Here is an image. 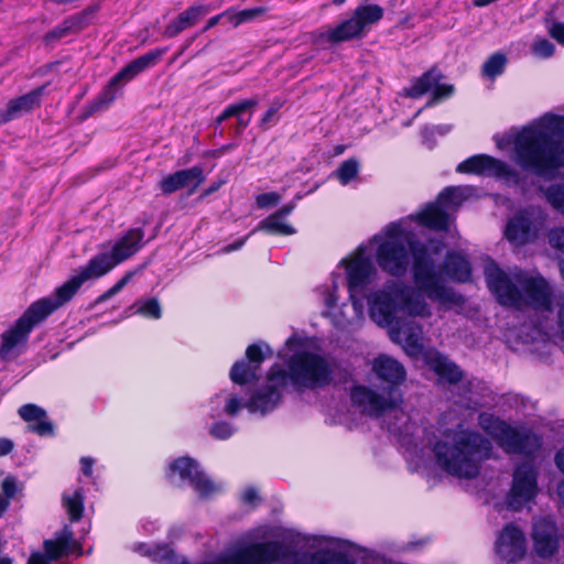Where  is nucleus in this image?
<instances>
[{"label": "nucleus", "mask_w": 564, "mask_h": 564, "mask_svg": "<svg viewBox=\"0 0 564 564\" xmlns=\"http://www.w3.org/2000/svg\"><path fill=\"white\" fill-rule=\"evenodd\" d=\"M1 490L3 497L8 499H13L18 492V482L17 478L12 475H8L1 481Z\"/></svg>", "instance_id": "obj_57"}, {"label": "nucleus", "mask_w": 564, "mask_h": 564, "mask_svg": "<svg viewBox=\"0 0 564 564\" xmlns=\"http://www.w3.org/2000/svg\"><path fill=\"white\" fill-rule=\"evenodd\" d=\"M20 417L30 423L28 429L30 432L39 436H48L54 434V425L47 420L46 411L33 403H26L19 408Z\"/></svg>", "instance_id": "obj_25"}, {"label": "nucleus", "mask_w": 564, "mask_h": 564, "mask_svg": "<svg viewBox=\"0 0 564 564\" xmlns=\"http://www.w3.org/2000/svg\"><path fill=\"white\" fill-rule=\"evenodd\" d=\"M117 93L118 89L107 83L98 95L84 107L80 119L87 120L96 112L107 109L116 100Z\"/></svg>", "instance_id": "obj_37"}, {"label": "nucleus", "mask_w": 564, "mask_h": 564, "mask_svg": "<svg viewBox=\"0 0 564 564\" xmlns=\"http://www.w3.org/2000/svg\"><path fill=\"white\" fill-rule=\"evenodd\" d=\"M454 93V86L452 84H440L437 82L433 87V99L442 100L448 98Z\"/></svg>", "instance_id": "obj_60"}, {"label": "nucleus", "mask_w": 564, "mask_h": 564, "mask_svg": "<svg viewBox=\"0 0 564 564\" xmlns=\"http://www.w3.org/2000/svg\"><path fill=\"white\" fill-rule=\"evenodd\" d=\"M401 334H403V338L405 341V348L409 354L417 355L422 351L423 345L420 341V336L414 332L412 326H408L402 322V329L399 334H391L393 339H397Z\"/></svg>", "instance_id": "obj_44"}, {"label": "nucleus", "mask_w": 564, "mask_h": 564, "mask_svg": "<svg viewBox=\"0 0 564 564\" xmlns=\"http://www.w3.org/2000/svg\"><path fill=\"white\" fill-rule=\"evenodd\" d=\"M117 264L108 252H99L91 257L88 262L80 267L78 276L85 283L88 280H96L112 271Z\"/></svg>", "instance_id": "obj_32"}, {"label": "nucleus", "mask_w": 564, "mask_h": 564, "mask_svg": "<svg viewBox=\"0 0 564 564\" xmlns=\"http://www.w3.org/2000/svg\"><path fill=\"white\" fill-rule=\"evenodd\" d=\"M258 500H260V497L258 495V491L253 487L247 488L242 494V501L247 505H253Z\"/></svg>", "instance_id": "obj_64"}, {"label": "nucleus", "mask_w": 564, "mask_h": 564, "mask_svg": "<svg viewBox=\"0 0 564 564\" xmlns=\"http://www.w3.org/2000/svg\"><path fill=\"white\" fill-rule=\"evenodd\" d=\"M410 256L412 257V279L420 291L424 292L430 300L443 304L463 303V296L444 284L429 247L411 231L400 230L398 235L390 234L378 246L376 260L384 273L401 279L409 270Z\"/></svg>", "instance_id": "obj_1"}, {"label": "nucleus", "mask_w": 564, "mask_h": 564, "mask_svg": "<svg viewBox=\"0 0 564 564\" xmlns=\"http://www.w3.org/2000/svg\"><path fill=\"white\" fill-rule=\"evenodd\" d=\"M544 194L547 203L554 209L564 214V183L550 185Z\"/></svg>", "instance_id": "obj_47"}, {"label": "nucleus", "mask_w": 564, "mask_h": 564, "mask_svg": "<svg viewBox=\"0 0 564 564\" xmlns=\"http://www.w3.org/2000/svg\"><path fill=\"white\" fill-rule=\"evenodd\" d=\"M229 10V22L235 26H239L242 23L250 22L261 15H263L268 10L264 7H254V8H247L243 10H240L238 12H234L232 10Z\"/></svg>", "instance_id": "obj_45"}, {"label": "nucleus", "mask_w": 564, "mask_h": 564, "mask_svg": "<svg viewBox=\"0 0 564 564\" xmlns=\"http://www.w3.org/2000/svg\"><path fill=\"white\" fill-rule=\"evenodd\" d=\"M496 552L508 564L521 561L527 554V540L523 531L512 522L506 524L497 538Z\"/></svg>", "instance_id": "obj_13"}, {"label": "nucleus", "mask_w": 564, "mask_h": 564, "mask_svg": "<svg viewBox=\"0 0 564 564\" xmlns=\"http://www.w3.org/2000/svg\"><path fill=\"white\" fill-rule=\"evenodd\" d=\"M349 398L354 406L375 416H380L387 411L395 409L399 402L397 397L388 395L386 398L362 384H354L350 388Z\"/></svg>", "instance_id": "obj_11"}, {"label": "nucleus", "mask_w": 564, "mask_h": 564, "mask_svg": "<svg viewBox=\"0 0 564 564\" xmlns=\"http://www.w3.org/2000/svg\"><path fill=\"white\" fill-rule=\"evenodd\" d=\"M495 178L503 180L513 186H519L523 181L521 173L502 160L499 161Z\"/></svg>", "instance_id": "obj_46"}, {"label": "nucleus", "mask_w": 564, "mask_h": 564, "mask_svg": "<svg viewBox=\"0 0 564 564\" xmlns=\"http://www.w3.org/2000/svg\"><path fill=\"white\" fill-rule=\"evenodd\" d=\"M165 476L171 482L178 477L182 482L188 484L202 498L210 496L216 490L215 484L200 469L197 460L188 456L172 460Z\"/></svg>", "instance_id": "obj_6"}, {"label": "nucleus", "mask_w": 564, "mask_h": 564, "mask_svg": "<svg viewBox=\"0 0 564 564\" xmlns=\"http://www.w3.org/2000/svg\"><path fill=\"white\" fill-rule=\"evenodd\" d=\"M341 264L347 273L349 297L352 305L356 306L359 302L356 295L370 283L375 270L373 264L362 252L350 259H343Z\"/></svg>", "instance_id": "obj_12"}, {"label": "nucleus", "mask_w": 564, "mask_h": 564, "mask_svg": "<svg viewBox=\"0 0 564 564\" xmlns=\"http://www.w3.org/2000/svg\"><path fill=\"white\" fill-rule=\"evenodd\" d=\"M43 550L53 561H58L75 552L78 555L83 553V546L74 540V533L67 525L57 532L54 539L45 540L43 542Z\"/></svg>", "instance_id": "obj_21"}, {"label": "nucleus", "mask_w": 564, "mask_h": 564, "mask_svg": "<svg viewBox=\"0 0 564 564\" xmlns=\"http://www.w3.org/2000/svg\"><path fill=\"white\" fill-rule=\"evenodd\" d=\"M442 270L452 281L458 283L468 282L473 275V268L468 258L454 250L446 252Z\"/></svg>", "instance_id": "obj_27"}, {"label": "nucleus", "mask_w": 564, "mask_h": 564, "mask_svg": "<svg viewBox=\"0 0 564 564\" xmlns=\"http://www.w3.org/2000/svg\"><path fill=\"white\" fill-rule=\"evenodd\" d=\"M532 52L543 58L551 57L555 52V46L547 39H539L532 45Z\"/></svg>", "instance_id": "obj_55"}, {"label": "nucleus", "mask_w": 564, "mask_h": 564, "mask_svg": "<svg viewBox=\"0 0 564 564\" xmlns=\"http://www.w3.org/2000/svg\"><path fill=\"white\" fill-rule=\"evenodd\" d=\"M416 220L425 228L435 231L449 229V214L436 202L429 203L416 216Z\"/></svg>", "instance_id": "obj_30"}, {"label": "nucleus", "mask_w": 564, "mask_h": 564, "mask_svg": "<svg viewBox=\"0 0 564 564\" xmlns=\"http://www.w3.org/2000/svg\"><path fill=\"white\" fill-rule=\"evenodd\" d=\"M282 401V392L275 384H269L254 392L246 402V408L251 412L265 414L272 411Z\"/></svg>", "instance_id": "obj_29"}, {"label": "nucleus", "mask_w": 564, "mask_h": 564, "mask_svg": "<svg viewBox=\"0 0 564 564\" xmlns=\"http://www.w3.org/2000/svg\"><path fill=\"white\" fill-rule=\"evenodd\" d=\"M166 51V47H156L138 56L116 73L108 84L118 89L121 83H128L148 68L155 66Z\"/></svg>", "instance_id": "obj_16"}, {"label": "nucleus", "mask_w": 564, "mask_h": 564, "mask_svg": "<svg viewBox=\"0 0 564 564\" xmlns=\"http://www.w3.org/2000/svg\"><path fill=\"white\" fill-rule=\"evenodd\" d=\"M137 312L141 316L150 319H160L162 317V307L156 297H150L143 301Z\"/></svg>", "instance_id": "obj_49"}, {"label": "nucleus", "mask_w": 564, "mask_h": 564, "mask_svg": "<svg viewBox=\"0 0 564 564\" xmlns=\"http://www.w3.org/2000/svg\"><path fill=\"white\" fill-rule=\"evenodd\" d=\"M98 10L97 6H88L84 10L73 15L67 17L65 22L69 33H79L90 25L91 15Z\"/></svg>", "instance_id": "obj_40"}, {"label": "nucleus", "mask_w": 564, "mask_h": 564, "mask_svg": "<svg viewBox=\"0 0 564 564\" xmlns=\"http://www.w3.org/2000/svg\"><path fill=\"white\" fill-rule=\"evenodd\" d=\"M243 406L246 408V403L239 397L230 395L226 401L224 410L227 415L236 416Z\"/></svg>", "instance_id": "obj_59"}, {"label": "nucleus", "mask_w": 564, "mask_h": 564, "mask_svg": "<svg viewBox=\"0 0 564 564\" xmlns=\"http://www.w3.org/2000/svg\"><path fill=\"white\" fill-rule=\"evenodd\" d=\"M400 312L399 297L395 286L390 291H382L375 295L370 304L371 317L382 326L390 327L391 334H399L402 329V319L398 317Z\"/></svg>", "instance_id": "obj_10"}, {"label": "nucleus", "mask_w": 564, "mask_h": 564, "mask_svg": "<svg viewBox=\"0 0 564 564\" xmlns=\"http://www.w3.org/2000/svg\"><path fill=\"white\" fill-rule=\"evenodd\" d=\"M70 33H69L65 22L62 21L59 24L54 26L51 31L45 33L43 41L46 45H54L61 39L66 37Z\"/></svg>", "instance_id": "obj_54"}, {"label": "nucleus", "mask_w": 564, "mask_h": 564, "mask_svg": "<svg viewBox=\"0 0 564 564\" xmlns=\"http://www.w3.org/2000/svg\"><path fill=\"white\" fill-rule=\"evenodd\" d=\"M159 188L163 195L167 196L184 187L175 171L174 173L167 174L159 182Z\"/></svg>", "instance_id": "obj_52"}, {"label": "nucleus", "mask_w": 564, "mask_h": 564, "mask_svg": "<svg viewBox=\"0 0 564 564\" xmlns=\"http://www.w3.org/2000/svg\"><path fill=\"white\" fill-rule=\"evenodd\" d=\"M283 105H284V100L280 99V98L273 99L270 107L264 111V113L262 115V117L259 120L258 126L261 130H267L270 127H272L273 120H274L276 113L279 112V110L283 107Z\"/></svg>", "instance_id": "obj_51"}, {"label": "nucleus", "mask_w": 564, "mask_h": 564, "mask_svg": "<svg viewBox=\"0 0 564 564\" xmlns=\"http://www.w3.org/2000/svg\"><path fill=\"white\" fill-rule=\"evenodd\" d=\"M373 370L381 381V389L390 397L400 399L399 387L405 380V369L398 360L380 356L375 360Z\"/></svg>", "instance_id": "obj_15"}, {"label": "nucleus", "mask_w": 564, "mask_h": 564, "mask_svg": "<svg viewBox=\"0 0 564 564\" xmlns=\"http://www.w3.org/2000/svg\"><path fill=\"white\" fill-rule=\"evenodd\" d=\"M64 507L66 508L70 522H78L84 514V495L75 491L70 497H64Z\"/></svg>", "instance_id": "obj_43"}, {"label": "nucleus", "mask_w": 564, "mask_h": 564, "mask_svg": "<svg viewBox=\"0 0 564 564\" xmlns=\"http://www.w3.org/2000/svg\"><path fill=\"white\" fill-rule=\"evenodd\" d=\"M272 350L267 344L253 343L245 352V358L237 360L230 368L229 378L238 386L256 383L260 379L262 362L271 357Z\"/></svg>", "instance_id": "obj_7"}, {"label": "nucleus", "mask_w": 564, "mask_h": 564, "mask_svg": "<svg viewBox=\"0 0 564 564\" xmlns=\"http://www.w3.org/2000/svg\"><path fill=\"white\" fill-rule=\"evenodd\" d=\"M513 155L522 171L554 177L564 167V116L545 113L523 126L514 135Z\"/></svg>", "instance_id": "obj_2"}, {"label": "nucleus", "mask_w": 564, "mask_h": 564, "mask_svg": "<svg viewBox=\"0 0 564 564\" xmlns=\"http://www.w3.org/2000/svg\"><path fill=\"white\" fill-rule=\"evenodd\" d=\"M281 200V195L276 192H268L257 195L256 204L258 208L264 209L278 205Z\"/></svg>", "instance_id": "obj_56"}, {"label": "nucleus", "mask_w": 564, "mask_h": 564, "mask_svg": "<svg viewBox=\"0 0 564 564\" xmlns=\"http://www.w3.org/2000/svg\"><path fill=\"white\" fill-rule=\"evenodd\" d=\"M549 242L552 248L564 253V227L552 229L549 234Z\"/></svg>", "instance_id": "obj_58"}, {"label": "nucleus", "mask_w": 564, "mask_h": 564, "mask_svg": "<svg viewBox=\"0 0 564 564\" xmlns=\"http://www.w3.org/2000/svg\"><path fill=\"white\" fill-rule=\"evenodd\" d=\"M506 239L516 247H523L536 238V228L532 218L525 213H517L505 228Z\"/></svg>", "instance_id": "obj_20"}, {"label": "nucleus", "mask_w": 564, "mask_h": 564, "mask_svg": "<svg viewBox=\"0 0 564 564\" xmlns=\"http://www.w3.org/2000/svg\"><path fill=\"white\" fill-rule=\"evenodd\" d=\"M284 369L280 364H273L268 372L269 382H278L285 387L288 380L297 390H316L328 387L334 381V372L329 361L321 354L311 350H297L293 352Z\"/></svg>", "instance_id": "obj_5"}, {"label": "nucleus", "mask_w": 564, "mask_h": 564, "mask_svg": "<svg viewBox=\"0 0 564 564\" xmlns=\"http://www.w3.org/2000/svg\"><path fill=\"white\" fill-rule=\"evenodd\" d=\"M425 362L441 381L448 384H457L464 378V371L460 367L445 354L432 352L425 357Z\"/></svg>", "instance_id": "obj_23"}, {"label": "nucleus", "mask_w": 564, "mask_h": 564, "mask_svg": "<svg viewBox=\"0 0 564 564\" xmlns=\"http://www.w3.org/2000/svg\"><path fill=\"white\" fill-rule=\"evenodd\" d=\"M227 182L228 180L226 177H218L217 180L213 181L206 188L202 191L198 196V200H204L208 196L213 195L219 191Z\"/></svg>", "instance_id": "obj_61"}, {"label": "nucleus", "mask_w": 564, "mask_h": 564, "mask_svg": "<svg viewBox=\"0 0 564 564\" xmlns=\"http://www.w3.org/2000/svg\"><path fill=\"white\" fill-rule=\"evenodd\" d=\"M383 14L384 10L379 4H359L350 17L362 36H365L367 30L378 23L383 18Z\"/></svg>", "instance_id": "obj_36"}, {"label": "nucleus", "mask_w": 564, "mask_h": 564, "mask_svg": "<svg viewBox=\"0 0 564 564\" xmlns=\"http://www.w3.org/2000/svg\"><path fill=\"white\" fill-rule=\"evenodd\" d=\"M265 231L270 235H279V236H291L295 234V229L290 224L282 223V219L275 217L274 215H269L264 219H262L257 227L252 230V232L257 231Z\"/></svg>", "instance_id": "obj_39"}, {"label": "nucleus", "mask_w": 564, "mask_h": 564, "mask_svg": "<svg viewBox=\"0 0 564 564\" xmlns=\"http://www.w3.org/2000/svg\"><path fill=\"white\" fill-rule=\"evenodd\" d=\"M508 59L501 52L491 54L481 67V73L489 79H496L503 74Z\"/></svg>", "instance_id": "obj_41"}, {"label": "nucleus", "mask_w": 564, "mask_h": 564, "mask_svg": "<svg viewBox=\"0 0 564 564\" xmlns=\"http://www.w3.org/2000/svg\"><path fill=\"white\" fill-rule=\"evenodd\" d=\"M210 435L216 440H228L234 434V426L226 421H218L212 424Z\"/></svg>", "instance_id": "obj_53"}, {"label": "nucleus", "mask_w": 564, "mask_h": 564, "mask_svg": "<svg viewBox=\"0 0 564 564\" xmlns=\"http://www.w3.org/2000/svg\"><path fill=\"white\" fill-rule=\"evenodd\" d=\"M541 447V437L532 431H519L513 427L502 447L509 454L532 455Z\"/></svg>", "instance_id": "obj_24"}, {"label": "nucleus", "mask_w": 564, "mask_h": 564, "mask_svg": "<svg viewBox=\"0 0 564 564\" xmlns=\"http://www.w3.org/2000/svg\"><path fill=\"white\" fill-rule=\"evenodd\" d=\"M360 171L359 161L355 158L343 161L335 170L334 174L341 185H348L357 178Z\"/></svg>", "instance_id": "obj_42"}, {"label": "nucleus", "mask_w": 564, "mask_h": 564, "mask_svg": "<svg viewBox=\"0 0 564 564\" xmlns=\"http://www.w3.org/2000/svg\"><path fill=\"white\" fill-rule=\"evenodd\" d=\"M435 202L444 206L445 209L451 206H457L462 202L460 189L456 186H447L438 193Z\"/></svg>", "instance_id": "obj_48"}, {"label": "nucleus", "mask_w": 564, "mask_h": 564, "mask_svg": "<svg viewBox=\"0 0 564 564\" xmlns=\"http://www.w3.org/2000/svg\"><path fill=\"white\" fill-rule=\"evenodd\" d=\"M395 294L399 297L400 311L409 316H426L430 314L424 300L414 295V291L406 285H395Z\"/></svg>", "instance_id": "obj_35"}, {"label": "nucleus", "mask_w": 564, "mask_h": 564, "mask_svg": "<svg viewBox=\"0 0 564 564\" xmlns=\"http://www.w3.org/2000/svg\"><path fill=\"white\" fill-rule=\"evenodd\" d=\"M134 274H135L134 271H127L123 274V276L121 279H119L110 289H108L102 294H100L96 299L95 303L96 304L104 303V302L108 301L109 299H111L112 296H115L116 294H118L130 282V280L133 278Z\"/></svg>", "instance_id": "obj_50"}, {"label": "nucleus", "mask_w": 564, "mask_h": 564, "mask_svg": "<svg viewBox=\"0 0 564 564\" xmlns=\"http://www.w3.org/2000/svg\"><path fill=\"white\" fill-rule=\"evenodd\" d=\"M436 464L448 475L460 479H474L481 464L492 455L489 438L474 430L455 431L433 445Z\"/></svg>", "instance_id": "obj_3"}, {"label": "nucleus", "mask_w": 564, "mask_h": 564, "mask_svg": "<svg viewBox=\"0 0 564 564\" xmlns=\"http://www.w3.org/2000/svg\"><path fill=\"white\" fill-rule=\"evenodd\" d=\"M538 474L530 464L519 465L513 473L512 486L508 494V505L512 510H521L538 495Z\"/></svg>", "instance_id": "obj_9"}, {"label": "nucleus", "mask_w": 564, "mask_h": 564, "mask_svg": "<svg viewBox=\"0 0 564 564\" xmlns=\"http://www.w3.org/2000/svg\"><path fill=\"white\" fill-rule=\"evenodd\" d=\"M144 231L142 228H130L116 240L108 252L113 262L119 265L133 257L143 246Z\"/></svg>", "instance_id": "obj_22"}, {"label": "nucleus", "mask_w": 564, "mask_h": 564, "mask_svg": "<svg viewBox=\"0 0 564 564\" xmlns=\"http://www.w3.org/2000/svg\"><path fill=\"white\" fill-rule=\"evenodd\" d=\"M478 424L481 430L491 436L500 447L505 446V443L509 436L512 426L505 420L495 415L494 413L481 412L478 415Z\"/></svg>", "instance_id": "obj_33"}, {"label": "nucleus", "mask_w": 564, "mask_h": 564, "mask_svg": "<svg viewBox=\"0 0 564 564\" xmlns=\"http://www.w3.org/2000/svg\"><path fill=\"white\" fill-rule=\"evenodd\" d=\"M208 12V7L204 4L188 7L165 26L163 36L166 39L177 36L187 28L194 26Z\"/></svg>", "instance_id": "obj_28"}, {"label": "nucleus", "mask_w": 564, "mask_h": 564, "mask_svg": "<svg viewBox=\"0 0 564 564\" xmlns=\"http://www.w3.org/2000/svg\"><path fill=\"white\" fill-rule=\"evenodd\" d=\"M532 541L538 556L542 558L552 557L560 546L556 524L545 519L535 522L532 530Z\"/></svg>", "instance_id": "obj_18"}, {"label": "nucleus", "mask_w": 564, "mask_h": 564, "mask_svg": "<svg viewBox=\"0 0 564 564\" xmlns=\"http://www.w3.org/2000/svg\"><path fill=\"white\" fill-rule=\"evenodd\" d=\"M485 275L488 289L500 305L517 310L533 307L552 311L553 291L542 275L533 276L519 271L512 280L495 262L486 268Z\"/></svg>", "instance_id": "obj_4"}, {"label": "nucleus", "mask_w": 564, "mask_h": 564, "mask_svg": "<svg viewBox=\"0 0 564 564\" xmlns=\"http://www.w3.org/2000/svg\"><path fill=\"white\" fill-rule=\"evenodd\" d=\"M362 37V34L358 30L351 17L341 21L336 26L329 28L318 34V40L321 42L327 43L332 46Z\"/></svg>", "instance_id": "obj_31"}, {"label": "nucleus", "mask_w": 564, "mask_h": 564, "mask_svg": "<svg viewBox=\"0 0 564 564\" xmlns=\"http://www.w3.org/2000/svg\"><path fill=\"white\" fill-rule=\"evenodd\" d=\"M499 161L489 154H474L462 161L455 171L459 174L495 177Z\"/></svg>", "instance_id": "obj_26"}, {"label": "nucleus", "mask_w": 564, "mask_h": 564, "mask_svg": "<svg viewBox=\"0 0 564 564\" xmlns=\"http://www.w3.org/2000/svg\"><path fill=\"white\" fill-rule=\"evenodd\" d=\"M184 188H187V195H193L197 188L205 182L206 176L200 165H194L189 169L176 171Z\"/></svg>", "instance_id": "obj_38"}, {"label": "nucleus", "mask_w": 564, "mask_h": 564, "mask_svg": "<svg viewBox=\"0 0 564 564\" xmlns=\"http://www.w3.org/2000/svg\"><path fill=\"white\" fill-rule=\"evenodd\" d=\"M549 34L558 44L564 45V23L563 22H553L551 28L549 29Z\"/></svg>", "instance_id": "obj_62"}, {"label": "nucleus", "mask_w": 564, "mask_h": 564, "mask_svg": "<svg viewBox=\"0 0 564 564\" xmlns=\"http://www.w3.org/2000/svg\"><path fill=\"white\" fill-rule=\"evenodd\" d=\"M442 78V70L438 68V66L433 65L421 76L411 80V86L404 89V95L412 99L420 98L427 94Z\"/></svg>", "instance_id": "obj_34"}, {"label": "nucleus", "mask_w": 564, "mask_h": 564, "mask_svg": "<svg viewBox=\"0 0 564 564\" xmlns=\"http://www.w3.org/2000/svg\"><path fill=\"white\" fill-rule=\"evenodd\" d=\"M53 562L46 554V552H34L30 555L28 564H51Z\"/></svg>", "instance_id": "obj_63"}, {"label": "nucleus", "mask_w": 564, "mask_h": 564, "mask_svg": "<svg viewBox=\"0 0 564 564\" xmlns=\"http://www.w3.org/2000/svg\"><path fill=\"white\" fill-rule=\"evenodd\" d=\"M83 284L84 282L78 274L73 275L65 283L56 288L52 295L41 297L31 304L41 314V316L46 319L59 307L70 302Z\"/></svg>", "instance_id": "obj_14"}, {"label": "nucleus", "mask_w": 564, "mask_h": 564, "mask_svg": "<svg viewBox=\"0 0 564 564\" xmlns=\"http://www.w3.org/2000/svg\"><path fill=\"white\" fill-rule=\"evenodd\" d=\"M258 106L257 98L242 99L227 105L215 119V127L220 126L229 118H236L235 134L240 135L250 124L253 109Z\"/></svg>", "instance_id": "obj_19"}, {"label": "nucleus", "mask_w": 564, "mask_h": 564, "mask_svg": "<svg viewBox=\"0 0 564 564\" xmlns=\"http://www.w3.org/2000/svg\"><path fill=\"white\" fill-rule=\"evenodd\" d=\"M50 83L41 85L28 94L12 98L8 101L6 109L0 110V126L6 124L24 113L41 107V98L44 95Z\"/></svg>", "instance_id": "obj_17"}, {"label": "nucleus", "mask_w": 564, "mask_h": 564, "mask_svg": "<svg viewBox=\"0 0 564 564\" xmlns=\"http://www.w3.org/2000/svg\"><path fill=\"white\" fill-rule=\"evenodd\" d=\"M44 321L41 314L30 304L14 324L1 334L0 358L2 360L9 359L12 350L18 345L26 344L32 330Z\"/></svg>", "instance_id": "obj_8"}]
</instances>
